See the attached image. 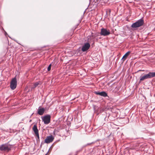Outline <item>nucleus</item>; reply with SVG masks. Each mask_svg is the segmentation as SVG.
<instances>
[{"instance_id": "obj_6", "label": "nucleus", "mask_w": 155, "mask_h": 155, "mask_svg": "<svg viewBox=\"0 0 155 155\" xmlns=\"http://www.w3.org/2000/svg\"><path fill=\"white\" fill-rule=\"evenodd\" d=\"M17 81L16 79L15 78H13L10 83V87L13 90L15 89L17 86Z\"/></svg>"}, {"instance_id": "obj_9", "label": "nucleus", "mask_w": 155, "mask_h": 155, "mask_svg": "<svg viewBox=\"0 0 155 155\" xmlns=\"http://www.w3.org/2000/svg\"><path fill=\"white\" fill-rule=\"evenodd\" d=\"M33 130L34 131L35 135L36 137L38 138V139L39 140V134L38 133V130L37 129V126L36 124L34 125L32 128Z\"/></svg>"}, {"instance_id": "obj_10", "label": "nucleus", "mask_w": 155, "mask_h": 155, "mask_svg": "<svg viewBox=\"0 0 155 155\" xmlns=\"http://www.w3.org/2000/svg\"><path fill=\"white\" fill-rule=\"evenodd\" d=\"M94 93L97 95H99L104 97L107 96V94L105 91H102L101 92L96 91Z\"/></svg>"}, {"instance_id": "obj_8", "label": "nucleus", "mask_w": 155, "mask_h": 155, "mask_svg": "<svg viewBox=\"0 0 155 155\" xmlns=\"http://www.w3.org/2000/svg\"><path fill=\"white\" fill-rule=\"evenodd\" d=\"M54 139V137L52 135L47 136L45 140V143H49L52 142Z\"/></svg>"}, {"instance_id": "obj_3", "label": "nucleus", "mask_w": 155, "mask_h": 155, "mask_svg": "<svg viewBox=\"0 0 155 155\" xmlns=\"http://www.w3.org/2000/svg\"><path fill=\"white\" fill-rule=\"evenodd\" d=\"M143 19H140L133 24L131 27L133 28H137L143 25Z\"/></svg>"}, {"instance_id": "obj_1", "label": "nucleus", "mask_w": 155, "mask_h": 155, "mask_svg": "<svg viewBox=\"0 0 155 155\" xmlns=\"http://www.w3.org/2000/svg\"><path fill=\"white\" fill-rule=\"evenodd\" d=\"M155 77V72H150L148 74H145L143 76L140 77L139 82L143 81L145 79Z\"/></svg>"}, {"instance_id": "obj_13", "label": "nucleus", "mask_w": 155, "mask_h": 155, "mask_svg": "<svg viewBox=\"0 0 155 155\" xmlns=\"http://www.w3.org/2000/svg\"><path fill=\"white\" fill-rule=\"evenodd\" d=\"M39 84V83L38 82H37L35 83L34 85V86L32 87L31 88L34 89L36 87H37L38 86Z\"/></svg>"}, {"instance_id": "obj_4", "label": "nucleus", "mask_w": 155, "mask_h": 155, "mask_svg": "<svg viewBox=\"0 0 155 155\" xmlns=\"http://www.w3.org/2000/svg\"><path fill=\"white\" fill-rule=\"evenodd\" d=\"M100 34L102 36H107L110 34V31L109 29L103 28L101 29Z\"/></svg>"}, {"instance_id": "obj_7", "label": "nucleus", "mask_w": 155, "mask_h": 155, "mask_svg": "<svg viewBox=\"0 0 155 155\" xmlns=\"http://www.w3.org/2000/svg\"><path fill=\"white\" fill-rule=\"evenodd\" d=\"M90 47V45L89 43H84L81 48V51L83 52H84L87 51Z\"/></svg>"}, {"instance_id": "obj_2", "label": "nucleus", "mask_w": 155, "mask_h": 155, "mask_svg": "<svg viewBox=\"0 0 155 155\" xmlns=\"http://www.w3.org/2000/svg\"><path fill=\"white\" fill-rule=\"evenodd\" d=\"M11 145L8 143H5L0 146V150L8 152L11 150Z\"/></svg>"}, {"instance_id": "obj_11", "label": "nucleus", "mask_w": 155, "mask_h": 155, "mask_svg": "<svg viewBox=\"0 0 155 155\" xmlns=\"http://www.w3.org/2000/svg\"><path fill=\"white\" fill-rule=\"evenodd\" d=\"M45 109L44 108H41L39 107L38 109L37 113L40 115H42L44 113Z\"/></svg>"}, {"instance_id": "obj_14", "label": "nucleus", "mask_w": 155, "mask_h": 155, "mask_svg": "<svg viewBox=\"0 0 155 155\" xmlns=\"http://www.w3.org/2000/svg\"><path fill=\"white\" fill-rule=\"evenodd\" d=\"M88 42H90V41L91 40V39H93L94 38L93 35L88 36Z\"/></svg>"}, {"instance_id": "obj_5", "label": "nucleus", "mask_w": 155, "mask_h": 155, "mask_svg": "<svg viewBox=\"0 0 155 155\" xmlns=\"http://www.w3.org/2000/svg\"><path fill=\"white\" fill-rule=\"evenodd\" d=\"M42 121L46 124H49L51 121V116L49 114H47L41 117Z\"/></svg>"}, {"instance_id": "obj_15", "label": "nucleus", "mask_w": 155, "mask_h": 155, "mask_svg": "<svg viewBox=\"0 0 155 155\" xmlns=\"http://www.w3.org/2000/svg\"><path fill=\"white\" fill-rule=\"evenodd\" d=\"M51 64H50L48 67L47 69L48 71H49L51 70Z\"/></svg>"}, {"instance_id": "obj_12", "label": "nucleus", "mask_w": 155, "mask_h": 155, "mask_svg": "<svg viewBox=\"0 0 155 155\" xmlns=\"http://www.w3.org/2000/svg\"><path fill=\"white\" fill-rule=\"evenodd\" d=\"M130 53V51H128L123 56L122 60H123V61H124L126 60Z\"/></svg>"}]
</instances>
